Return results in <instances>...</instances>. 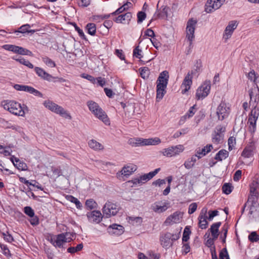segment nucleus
<instances>
[{
	"instance_id": "nucleus-1",
	"label": "nucleus",
	"mask_w": 259,
	"mask_h": 259,
	"mask_svg": "<svg viewBox=\"0 0 259 259\" xmlns=\"http://www.w3.org/2000/svg\"><path fill=\"white\" fill-rule=\"evenodd\" d=\"M169 78L168 72L164 70L161 72L156 81V100H161L166 94V89Z\"/></svg>"
},
{
	"instance_id": "nucleus-2",
	"label": "nucleus",
	"mask_w": 259,
	"mask_h": 259,
	"mask_svg": "<svg viewBox=\"0 0 259 259\" xmlns=\"http://www.w3.org/2000/svg\"><path fill=\"white\" fill-rule=\"evenodd\" d=\"M1 105L5 110L15 115L21 116L25 115L24 110L21 104L14 100H4L2 101Z\"/></svg>"
},
{
	"instance_id": "nucleus-3",
	"label": "nucleus",
	"mask_w": 259,
	"mask_h": 259,
	"mask_svg": "<svg viewBox=\"0 0 259 259\" xmlns=\"http://www.w3.org/2000/svg\"><path fill=\"white\" fill-rule=\"evenodd\" d=\"M87 105L89 110L96 117L102 120L105 124H109L110 121L107 114L97 103L93 101H89L87 102Z\"/></svg>"
},
{
	"instance_id": "nucleus-4",
	"label": "nucleus",
	"mask_w": 259,
	"mask_h": 259,
	"mask_svg": "<svg viewBox=\"0 0 259 259\" xmlns=\"http://www.w3.org/2000/svg\"><path fill=\"white\" fill-rule=\"evenodd\" d=\"M44 106L51 111L60 115L61 116L69 119H71L72 117L68 112L62 107L57 105L51 101H46L44 103Z\"/></svg>"
},
{
	"instance_id": "nucleus-5",
	"label": "nucleus",
	"mask_w": 259,
	"mask_h": 259,
	"mask_svg": "<svg viewBox=\"0 0 259 259\" xmlns=\"http://www.w3.org/2000/svg\"><path fill=\"white\" fill-rule=\"evenodd\" d=\"M210 81L209 80H205L197 89L196 93V99L199 100L207 97L210 92Z\"/></svg>"
},
{
	"instance_id": "nucleus-6",
	"label": "nucleus",
	"mask_w": 259,
	"mask_h": 259,
	"mask_svg": "<svg viewBox=\"0 0 259 259\" xmlns=\"http://www.w3.org/2000/svg\"><path fill=\"white\" fill-rule=\"evenodd\" d=\"M118 211L119 209L117 205L110 201H107L102 208L103 215L106 218H109L111 215H115Z\"/></svg>"
},
{
	"instance_id": "nucleus-7",
	"label": "nucleus",
	"mask_w": 259,
	"mask_h": 259,
	"mask_svg": "<svg viewBox=\"0 0 259 259\" xmlns=\"http://www.w3.org/2000/svg\"><path fill=\"white\" fill-rule=\"evenodd\" d=\"M251 202L249 214L252 218H259V203H257V198L254 196H248L247 203Z\"/></svg>"
},
{
	"instance_id": "nucleus-8",
	"label": "nucleus",
	"mask_w": 259,
	"mask_h": 259,
	"mask_svg": "<svg viewBox=\"0 0 259 259\" xmlns=\"http://www.w3.org/2000/svg\"><path fill=\"white\" fill-rule=\"evenodd\" d=\"M197 20L191 18L188 20L187 23L186 33L187 37L189 41V46L192 45L193 39L194 38V32L195 30Z\"/></svg>"
},
{
	"instance_id": "nucleus-9",
	"label": "nucleus",
	"mask_w": 259,
	"mask_h": 259,
	"mask_svg": "<svg viewBox=\"0 0 259 259\" xmlns=\"http://www.w3.org/2000/svg\"><path fill=\"white\" fill-rule=\"evenodd\" d=\"M230 109L227 107L226 102L222 101L217 109L216 113L218 119L222 121L228 117L230 114Z\"/></svg>"
},
{
	"instance_id": "nucleus-10",
	"label": "nucleus",
	"mask_w": 259,
	"mask_h": 259,
	"mask_svg": "<svg viewBox=\"0 0 259 259\" xmlns=\"http://www.w3.org/2000/svg\"><path fill=\"white\" fill-rule=\"evenodd\" d=\"M225 0H207L205 5V11L210 13L219 9L224 3Z\"/></svg>"
},
{
	"instance_id": "nucleus-11",
	"label": "nucleus",
	"mask_w": 259,
	"mask_h": 259,
	"mask_svg": "<svg viewBox=\"0 0 259 259\" xmlns=\"http://www.w3.org/2000/svg\"><path fill=\"white\" fill-rule=\"evenodd\" d=\"M75 233H70L66 232L65 233H63L60 234L56 235V243L55 247L62 248L63 247V244L65 242H69L71 241V239L68 240V235H70V236H75Z\"/></svg>"
},
{
	"instance_id": "nucleus-12",
	"label": "nucleus",
	"mask_w": 259,
	"mask_h": 259,
	"mask_svg": "<svg viewBox=\"0 0 259 259\" xmlns=\"http://www.w3.org/2000/svg\"><path fill=\"white\" fill-rule=\"evenodd\" d=\"M14 88L17 91H25L41 98L43 96V95L41 92L30 86L15 84L14 85Z\"/></svg>"
},
{
	"instance_id": "nucleus-13",
	"label": "nucleus",
	"mask_w": 259,
	"mask_h": 259,
	"mask_svg": "<svg viewBox=\"0 0 259 259\" xmlns=\"http://www.w3.org/2000/svg\"><path fill=\"white\" fill-rule=\"evenodd\" d=\"M158 4L157 5V10L154 13L153 18L150 21V23L148 24L149 26L150 24L153 20H155L157 19H163L167 18L168 16V11L169 9L167 6H162L159 10L158 9Z\"/></svg>"
},
{
	"instance_id": "nucleus-14",
	"label": "nucleus",
	"mask_w": 259,
	"mask_h": 259,
	"mask_svg": "<svg viewBox=\"0 0 259 259\" xmlns=\"http://www.w3.org/2000/svg\"><path fill=\"white\" fill-rule=\"evenodd\" d=\"M183 146L182 145H179L164 149L163 154L167 157H172L179 154L180 153L183 152Z\"/></svg>"
},
{
	"instance_id": "nucleus-15",
	"label": "nucleus",
	"mask_w": 259,
	"mask_h": 259,
	"mask_svg": "<svg viewBox=\"0 0 259 259\" xmlns=\"http://www.w3.org/2000/svg\"><path fill=\"white\" fill-rule=\"evenodd\" d=\"M34 71L39 77H41L44 80H46L49 81H51L52 79L54 78H58L60 82H64L65 80L62 77L56 78L55 77L52 76L51 74H49L46 71H45L42 68L39 67H35L34 68Z\"/></svg>"
},
{
	"instance_id": "nucleus-16",
	"label": "nucleus",
	"mask_w": 259,
	"mask_h": 259,
	"mask_svg": "<svg viewBox=\"0 0 259 259\" xmlns=\"http://www.w3.org/2000/svg\"><path fill=\"white\" fill-rule=\"evenodd\" d=\"M194 74L195 71L191 70L190 72H189L185 77L181 85V88L185 87V89L182 91L183 94H185L190 89L191 85L192 84L193 75Z\"/></svg>"
},
{
	"instance_id": "nucleus-17",
	"label": "nucleus",
	"mask_w": 259,
	"mask_h": 259,
	"mask_svg": "<svg viewBox=\"0 0 259 259\" xmlns=\"http://www.w3.org/2000/svg\"><path fill=\"white\" fill-rule=\"evenodd\" d=\"M171 238V234L169 232L160 235L159 240L160 244L163 248H169L173 245Z\"/></svg>"
},
{
	"instance_id": "nucleus-18",
	"label": "nucleus",
	"mask_w": 259,
	"mask_h": 259,
	"mask_svg": "<svg viewBox=\"0 0 259 259\" xmlns=\"http://www.w3.org/2000/svg\"><path fill=\"white\" fill-rule=\"evenodd\" d=\"M248 92L250 97L249 105L253 104V103L257 104L259 100V88L256 83Z\"/></svg>"
},
{
	"instance_id": "nucleus-19",
	"label": "nucleus",
	"mask_w": 259,
	"mask_h": 259,
	"mask_svg": "<svg viewBox=\"0 0 259 259\" xmlns=\"http://www.w3.org/2000/svg\"><path fill=\"white\" fill-rule=\"evenodd\" d=\"M132 18V13L131 12H126L124 14H121L118 15L113 19L116 23H121L123 24H128Z\"/></svg>"
},
{
	"instance_id": "nucleus-20",
	"label": "nucleus",
	"mask_w": 259,
	"mask_h": 259,
	"mask_svg": "<svg viewBox=\"0 0 259 259\" xmlns=\"http://www.w3.org/2000/svg\"><path fill=\"white\" fill-rule=\"evenodd\" d=\"M135 144L136 146L155 145L161 143V140L159 138H155L148 139H136Z\"/></svg>"
},
{
	"instance_id": "nucleus-21",
	"label": "nucleus",
	"mask_w": 259,
	"mask_h": 259,
	"mask_svg": "<svg viewBox=\"0 0 259 259\" xmlns=\"http://www.w3.org/2000/svg\"><path fill=\"white\" fill-rule=\"evenodd\" d=\"M107 231L111 235L119 236L124 232V227L121 225L113 224L108 227Z\"/></svg>"
},
{
	"instance_id": "nucleus-22",
	"label": "nucleus",
	"mask_w": 259,
	"mask_h": 259,
	"mask_svg": "<svg viewBox=\"0 0 259 259\" xmlns=\"http://www.w3.org/2000/svg\"><path fill=\"white\" fill-rule=\"evenodd\" d=\"M87 216L90 222L96 223H99L103 218V216L99 210H93L91 212H88Z\"/></svg>"
},
{
	"instance_id": "nucleus-23",
	"label": "nucleus",
	"mask_w": 259,
	"mask_h": 259,
	"mask_svg": "<svg viewBox=\"0 0 259 259\" xmlns=\"http://www.w3.org/2000/svg\"><path fill=\"white\" fill-rule=\"evenodd\" d=\"M212 259H218L215 251V246L211 249ZM220 259H230L226 247L223 248L219 253Z\"/></svg>"
},
{
	"instance_id": "nucleus-24",
	"label": "nucleus",
	"mask_w": 259,
	"mask_h": 259,
	"mask_svg": "<svg viewBox=\"0 0 259 259\" xmlns=\"http://www.w3.org/2000/svg\"><path fill=\"white\" fill-rule=\"evenodd\" d=\"M237 24L235 21H231L229 22L228 25L226 27L225 30V33L224 34V37L226 39L230 38L234 30L237 27Z\"/></svg>"
},
{
	"instance_id": "nucleus-25",
	"label": "nucleus",
	"mask_w": 259,
	"mask_h": 259,
	"mask_svg": "<svg viewBox=\"0 0 259 259\" xmlns=\"http://www.w3.org/2000/svg\"><path fill=\"white\" fill-rule=\"evenodd\" d=\"M204 208L202 209L201 212L200 213L199 217H198V226L201 229H205L208 227V223L206 221L207 216L205 213L206 212V210H205L204 214H203Z\"/></svg>"
},
{
	"instance_id": "nucleus-26",
	"label": "nucleus",
	"mask_w": 259,
	"mask_h": 259,
	"mask_svg": "<svg viewBox=\"0 0 259 259\" xmlns=\"http://www.w3.org/2000/svg\"><path fill=\"white\" fill-rule=\"evenodd\" d=\"M183 213L180 211H175L169 215L165 220V224H170L171 222L177 223L180 222V216L182 217Z\"/></svg>"
},
{
	"instance_id": "nucleus-27",
	"label": "nucleus",
	"mask_w": 259,
	"mask_h": 259,
	"mask_svg": "<svg viewBox=\"0 0 259 259\" xmlns=\"http://www.w3.org/2000/svg\"><path fill=\"white\" fill-rule=\"evenodd\" d=\"M160 170V168L155 169L154 171H151L148 174H144L140 176V180L141 183H145L151 179H152Z\"/></svg>"
},
{
	"instance_id": "nucleus-28",
	"label": "nucleus",
	"mask_w": 259,
	"mask_h": 259,
	"mask_svg": "<svg viewBox=\"0 0 259 259\" xmlns=\"http://www.w3.org/2000/svg\"><path fill=\"white\" fill-rule=\"evenodd\" d=\"M212 149L211 144H207L204 146L202 149H199L196 151V156H198V159L201 158L202 156H205Z\"/></svg>"
},
{
	"instance_id": "nucleus-29",
	"label": "nucleus",
	"mask_w": 259,
	"mask_h": 259,
	"mask_svg": "<svg viewBox=\"0 0 259 259\" xmlns=\"http://www.w3.org/2000/svg\"><path fill=\"white\" fill-rule=\"evenodd\" d=\"M2 48L5 50L20 55L21 47L13 45H4L2 46Z\"/></svg>"
},
{
	"instance_id": "nucleus-30",
	"label": "nucleus",
	"mask_w": 259,
	"mask_h": 259,
	"mask_svg": "<svg viewBox=\"0 0 259 259\" xmlns=\"http://www.w3.org/2000/svg\"><path fill=\"white\" fill-rule=\"evenodd\" d=\"M229 152L225 149L220 150L215 155L214 159L219 161H221L223 159H226L229 156Z\"/></svg>"
},
{
	"instance_id": "nucleus-31",
	"label": "nucleus",
	"mask_w": 259,
	"mask_h": 259,
	"mask_svg": "<svg viewBox=\"0 0 259 259\" xmlns=\"http://www.w3.org/2000/svg\"><path fill=\"white\" fill-rule=\"evenodd\" d=\"M89 147L95 150H101L104 149V146L95 140H91L88 142Z\"/></svg>"
},
{
	"instance_id": "nucleus-32",
	"label": "nucleus",
	"mask_w": 259,
	"mask_h": 259,
	"mask_svg": "<svg viewBox=\"0 0 259 259\" xmlns=\"http://www.w3.org/2000/svg\"><path fill=\"white\" fill-rule=\"evenodd\" d=\"M257 104L253 103V104L250 105L252 106V109L249 115V117L257 120L259 116V109L257 108Z\"/></svg>"
},
{
	"instance_id": "nucleus-33",
	"label": "nucleus",
	"mask_w": 259,
	"mask_h": 259,
	"mask_svg": "<svg viewBox=\"0 0 259 259\" xmlns=\"http://www.w3.org/2000/svg\"><path fill=\"white\" fill-rule=\"evenodd\" d=\"M229 226L227 223L224 224L222 228V233L223 234L221 235L220 239L222 240V242L224 244L226 243V240L228 234V229Z\"/></svg>"
},
{
	"instance_id": "nucleus-34",
	"label": "nucleus",
	"mask_w": 259,
	"mask_h": 259,
	"mask_svg": "<svg viewBox=\"0 0 259 259\" xmlns=\"http://www.w3.org/2000/svg\"><path fill=\"white\" fill-rule=\"evenodd\" d=\"M85 30L92 36H94L96 33V25L93 23H89L85 26Z\"/></svg>"
},
{
	"instance_id": "nucleus-35",
	"label": "nucleus",
	"mask_w": 259,
	"mask_h": 259,
	"mask_svg": "<svg viewBox=\"0 0 259 259\" xmlns=\"http://www.w3.org/2000/svg\"><path fill=\"white\" fill-rule=\"evenodd\" d=\"M258 188H259V183L257 181H253L250 186V196H254L257 198L256 191Z\"/></svg>"
},
{
	"instance_id": "nucleus-36",
	"label": "nucleus",
	"mask_w": 259,
	"mask_h": 259,
	"mask_svg": "<svg viewBox=\"0 0 259 259\" xmlns=\"http://www.w3.org/2000/svg\"><path fill=\"white\" fill-rule=\"evenodd\" d=\"M19 180L20 182L24 183L28 186V187H29V186H33V187H36L37 189L43 190L44 188L39 185L38 182H37L36 181H34L35 183H37L38 185H35V184H32L31 182H29V181L27 180L24 177H19Z\"/></svg>"
},
{
	"instance_id": "nucleus-37",
	"label": "nucleus",
	"mask_w": 259,
	"mask_h": 259,
	"mask_svg": "<svg viewBox=\"0 0 259 259\" xmlns=\"http://www.w3.org/2000/svg\"><path fill=\"white\" fill-rule=\"evenodd\" d=\"M257 119L248 117V124H249L248 131L251 134H253L256 130V123Z\"/></svg>"
},
{
	"instance_id": "nucleus-38",
	"label": "nucleus",
	"mask_w": 259,
	"mask_h": 259,
	"mask_svg": "<svg viewBox=\"0 0 259 259\" xmlns=\"http://www.w3.org/2000/svg\"><path fill=\"white\" fill-rule=\"evenodd\" d=\"M66 198L67 200L74 203L77 208L81 209L82 208V206L80 202L78 200L77 198H75L72 195H67L66 196Z\"/></svg>"
},
{
	"instance_id": "nucleus-39",
	"label": "nucleus",
	"mask_w": 259,
	"mask_h": 259,
	"mask_svg": "<svg viewBox=\"0 0 259 259\" xmlns=\"http://www.w3.org/2000/svg\"><path fill=\"white\" fill-rule=\"evenodd\" d=\"M191 234L190 226H186L184 229L183 234L182 243L187 242L189 240Z\"/></svg>"
},
{
	"instance_id": "nucleus-40",
	"label": "nucleus",
	"mask_w": 259,
	"mask_h": 259,
	"mask_svg": "<svg viewBox=\"0 0 259 259\" xmlns=\"http://www.w3.org/2000/svg\"><path fill=\"white\" fill-rule=\"evenodd\" d=\"M85 205L88 210H92L94 208H97L98 207V204L93 199H87Z\"/></svg>"
},
{
	"instance_id": "nucleus-41",
	"label": "nucleus",
	"mask_w": 259,
	"mask_h": 259,
	"mask_svg": "<svg viewBox=\"0 0 259 259\" xmlns=\"http://www.w3.org/2000/svg\"><path fill=\"white\" fill-rule=\"evenodd\" d=\"M159 202H155L154 203V206H153V210L155 212H163L165 211L167 209V207L166 204H164L163 205H159L158 204ZM164 204H168L167 203H164Z\"/></svg>"
},
{
	"instance_id": "nucleus-42",
	"label": "nucleus",
	"mask_w": 259,
	"mask_h": 259,
	"mask_svg": "<svg viewBox=\"0 0 259 259\" xmlns=\"http://www.w3.org/2000/svg\"><path fill=\"white\" fill-rule=\"evenodd\" d=\"M142 51L139 49V46H137L133 50V56L140 59V61L142 64H145V62L141 60L143 56L141 54Z\"/></svg>"
},
{
	"instance_id": "nucleus-43",
	"label": "nucleus",
	"mask_w": 259,
	"mask_h": 259,
	"mask_svg": "<svg viewBox=\"0 0 259 259\" xmlns=\"http://www.w3.org/2000/svg\"><path fill=\"white\" fill-rule=\"evenodd\" d=\"M136 170V168L134 167V166H124L123 167L121 172L122 175H123L124 176H128L130 175H131L133 172H134Z\"/></svg>"
},
{
	"instance_id": "nucleus-44",
	"label": "nucleus",
	"mask_w": 259,
	"mask_h": 259,
	"mask_svg": "<svg viewBox=\"0 0 259 259\" xmlns=\"http://www.w3.org/2000/svg\"><path fill=\"white\" fill-rule=\"evenodd\" d=\"M222 223L221 222L212 224L209 229L211 234H219V229Z\"/></svg>"
},
{
	"instance_id": "nucleus-45",
	"label": "nucleus",
	"mask_w": 259,
	"mask_h": 259,
	"mask_svg": "<svg viewBox=\"0 0 259 259\" xmlns=\"http://www.w3.org/2000/svg\"><path fill=\"white\" fill-rule=\"evenodd\" d=\"M233 187L230 183H225L222 186V191L225 194L228 195L230 194L233 190Z\"/></svg>"
},
{
	"instance_id": "nucleus-46",
	"label": "nucleus",
	"mask_w": 259,
	"mask_h": 259,
	"mask_svg": "<svg viewBox=\"0 0 259 259\" xmlns=\"http://www.w3.org/2000/svg\"><path fill=\"white\" fill-rule=\"evenodd\" d=\"M43 62L48 66L53 68L56 67L55 62L47 56H44L41 58Z\"/></svg>"
},
{
	"instance_id": "nucleus-47",
	"label": "nucleus",
	"mask_w": 259,
	"mask_h": 259,
	"mask_svg": "<svg viewBox=\"0 0 259 259\" xmlns=\"http://www.w3.org/2000/svg\"><path fill=\"white\" fill-rule=\"evenodd\" d=\"M252 155L253 151L251 147H246L241 153V156L245 158H249Z\"/></svg>"
},
{
	"instance_id": "nucleus-48",
	"label": "nucleus",
	"mask_w": 259,
	"mask_h": 259,
	"mask_svg": "<svg viewBox=\"0 0 259 259\" xmlns=\"http://www.w3.org/2000/svg\"><path fill=\"white\" fill-rule=\"evenodd\" d=\"M224 135H220L219 134H217L214 132V134L212 136V142L215 144H219L221 142V141L223 139Z\"/></svg>"
},
{
	"instance_id": "nucleus-49",
	"label": "nucleus",
	"mask_w": 259,
	"mask_h": 259,
	"mask_svg": "<svg viewBox=\"0 0 259 259\" xmlns=\"http://www.w3.org/2000/svg\"><path fill=\"white\" fill-rule=\"evenodd\" d=\"M83 246V244L81 243L78 244L76 247H70L67 249V252L70 253H74L81 250Z\"/></svg>"
},
{
	"instance_id": "nucleus-50",
	"label": "nucleus",
	"mask_w": 259,
	"mask_h": 259,
	"mask_svg": "<svg viewBox=\"0 0 259 259\" xmlns=\"http://www.w3.org/2000/svg\"><path fill=\"white\" fill-rule=\"evenodd\" d=\"M141 77L144 79L148 78L149 76V69L147 67H141L139 69Z\"/></svg>"
},
{
	"instance_id": "nucleus-51",
	"label": "nucleus",
	"mask_w": 259,
	"mask_h": 259,
	"mask_svg": "<svg viewBox=\"0 0 259 259\" xmlns=\"http://www.w3.org/2000/svg\"><path fill=\"white\" fill-rule=\"evenodd\" d=\"M30 28V26L29 24H25L22 25L21 27L19 28V29L18 30H14L13 32L14 33H24L26 32H28V29Z\"/></svg>"
},
{
	"instance_id": "nucleus-52",
	"label": "nucleus",
	"mask_w": 259,
	"mask_h": 259,
	"mask_svg": "<svg viewBox=\"0 0 259 259\" xmlns=\"http://www.w3.org/2000/svg\"><path fill=\"white\" fill-rule=\"evenodd\" d=\"M71 24L74 27L76 31H77L79 36L83 40H87L85 35L82 29H81L75 22H72Z\"/></svg>"
},
{
	"instance_id": "nucleus-53",
	"label": "nucleus",
	"mask_w": 259,
	"mask_h": 259,
	"mask_svg": "<svg viewBox=\"0 0 259 259\" xmlns=\"http://www.w3.org/2000/svg\"><path fill=\"white\" fill-rule=\"evenodd\" d=\"M248 239L251 242H257L259 240V236L256 232H252L249 235Z\"/></svg>"
},
{
	"instance_id": "nucleus-54",
	"label": "nucleus",
	"mask_w": 259,
	"mask_h": 259,
	"mask_svg": "<svg viewBox=\"0 0 259 259\" xmlns=\"http://www.w3.org/2000/svg\"><path fill=\"white\" fill-rule=\"evenodd\" d=\"M228 150L229 151L232 150L234 145L236 144V138L233 136L229 137L228 140Z\"/></svg>"
},
{
	"instance_id": "nucleus-55",
	"label": "nucleus",
	"mask_w": 259,
	"mask_h": 259,
	"mask_svg": "<svg viewBox=\"0 0 259 259\" xmlns=\"http://www.w3.org/2000/svg\"><path fill=\"white\" fill-rule=\"evenodd\" d=\"M146 18V14L143 11H140L137 13V23H142Z\"/></svg>"
},
{
	"instance_id": "nucleus-56",
	"label": "nucleus",
	"mask_w": 259,
	"mask_h": 259,
	"mask_svg": "<svg viewBox=\"0 0 259 259\" xmlns=\"http://www.w3.org/2000/svg\"><path fill=\"white\" fill-rule=\"evenodd\" d=\"M183 243L182 252V254L184 255L187 254L188 252L190 251V246L189 243L184 242Z\"/></svg>"
},
{
	"instance_id": "nucleus-57",
	"label": "nucleus",
	"mask_w": 259,
	"mask_h": 259,
	"mask_svg": "<svg viewBox=\"0 0 259 259\" xmlns=\"http://www.w3.org/2000/svg\"><path fill=\"white\" fill-rule=\"evenodd\" d=\"M80 76L82 77V78H85L87 79H88V80H89L91 82L95 84L96 83V80L97 79L94 77V76L91 75H89V74H86V73H82L80 75Z\"/></svg>"
},
{
	"instance_id": "nucleus-58",
	"label": "nucleus",
	"mask_w": 259,
	"mask_h": 259,
	"mask_svg": "<svg viewBox=\"0 0 259 259\" xmlns=\"http://www.w3.org/2000/svg\"><path fill=\"white\" fill-rule=\"evenodd\" d=\"M24 212L29 217H32L34 215V211L30 206H25L24 208Z\"/></svg>"
},
{
	"instance_id": "nucleus-59",
	"label": "nucleus",
	"mask_w": 259,
	"mask_h": 259,
	"mask_svg": "<svg viewBox=\"0 0 259 259\" xmlns=\"http://www.w3.org/2000/svg\"><path fill=\"white\" fill-rule=\"evenodd\" d=\"M247 77L251 81H253L255 84L256 83V79L257 76H256L254 70H251L249 73H248Z\"/></svg>"
},
{
	"instance_id": "nucleus-60",
	"label": "nucleus",
	"mask_w": 259,
	"mask_h": 259,
	"mask_svg": "<svg viewBox=\"0 0 259 259\" xmlns=\"http://www.w3.org/2000/svg\"><path fill=\"white\" fill-rule=\"evenodd\" d=\"M30 218V219L29 220V222L31 225L35 226L39 224V218L37 216L35 215L34 214L32 217H31Z\"/></svg>"
},
{
	"instance_id": "nucleus-61",
	"label": "nucleus",
	"mask_w": 259,
	"mask_h": 259,
	"mask_svg": "<svg viewBox=\"0 0 259 259\" xmlns=\"http://www.w3.org/2000/svg\"><path fill=\"white\" fill-rule=\"evenodd\" d=\"M2 235L4 239L8 242H12L14 240L13 236L8 232L6 233L3 232Z\"/></svg>"
},
{
	"instance_id": "nucleus-62",
	"label": "nucleus",
	"mask_w": 259,
	"mask_h": 259,
	"mask_svg": "<svg viewBox=\"0 0 259 259\" xmlns=\"http://www.w3.org/2000/svg\"><path fill=\"white\" fill-rule=\"evenodd\" d=\"M20 55H27V56H33L32 53L30 50H29L27 49H25L24 48H23L22 47H21V49H20Z\"/></svg>"
},
{
	"instance_id": "nucleus-63",
	"label": "nucleus",
	"mask_w": 259,
	"mask_h": 259,
	"mask_svg": "<svg viewBox=\"0 0 259 259\" xmlns=\"http://www.w3.org/2000/svg\"><path fill=\"white\" fill-rule=\"evenodd\" d=\"M153 46L156 49H158L161 47V44L159 41L155 37H153L150 39Z\"/></svg>"
},
{
	"instance_id": "nucleus-64",
	"label": "nucleus",
	"mask_w": 259,
	"mask_h": 259,
	"mask_svg": "<svg viewBox=\"0 0 259 259\" xmlns=\"http://www.w3.org/2000/svg\"><path fill=\"white\" fill-rule=\"evenodd\" d=\"M1 248L3 250V253L5 255L11 256L10 251L9 249L8 246L5 244H1L0 245Z\"/></svg>"
}]
</instances>
